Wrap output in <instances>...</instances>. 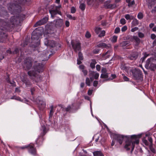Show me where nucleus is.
<instances>
[{
	"instance_id": "46",
	"label": "nucleus",
	"mask_w": 156,
	"mask_h": 156,
	"mask_svg": "<svg viewBox=\"0 0 156 156\" xmlns=\"http://www.w3.org/2000/svg\"><path fill=\"white\" fill-rule=\"evenodd\" d=\"M120 31V29L119 27H116L115 30V34H117L119 33Z\"/></svg>"
},
{
	"instance_id": "22",
	"label": "nucleus",
	"mask_w": 156,
	"mask_h": 156,
	"mask_svg": "<svg viewBox=\"0 0 156 156\" xmlns=\"http://www.w3.org/2000/svg\"><path fill=\"white\" fill-rule=\"evenodd\" d=\"M34 32L32 33L31 39L33 41H34L37 40V42H39L40 41V40L39 39V38L36 35H34Z\"/></svg>"
},
{
	"instance_id": "48",
	"label": "nucleus",
	"mask_w": 156,
	"mask_h": 156,
	"mask_svg": "<svg viewBox=\"0 0 156 156\" xmlns=\"http://www.w3.org/2000/svg\"><path fill=\"white\" fill-rule=\"evenodd\" d=\"M85 37L87 38H89L91 37L90 33L88 31H87L85 34Z\"/></svg>"
},
{
	"instance_id": "52",
	"label": "nucleus",
	"mask_w": 156,
	"mask_h": 156,
	"mask_svg": "<svg viewBox=\"0 0 156 156\" xmlns=\"http://www.w3.org/2000/svg\"><path fill=\"white\" fill-rule=\"evenodd\" d=\"M53 106H51V110L50 112V115H53Z\"/></svg>"
},
{
	"instance_id": "3",
	"label": "nucleus",
	"mask_w": 156,
	"mask_h": 156,
	"mask_svg": "<svg viewBox=\"0 0 156 156\" xmlns=\"http://www.w3.org/2000/svg\"><path fill=\"white\" fill-rule=\"evenodd\" d=\"M141 135H132L131 136V139L126 140L125 142L124 148L127 150H129L131 148L132 153L134 148L135 144H137L139 143V138L140 137Z\"/></svg>"
},
{
	"instance_id": "20",
	"label": "nucleus",
	"mask_w": 156,
	"mask_h": 156,
	"mask_svg": "<svg viewBox=\"0 0 156 156\" xmlns=\"http://www.w3.org/2000/svg\"><path fill=\"white\" fill-rule=\"evenodd\" d=\"M94 156H103V155L101 151H97L93 153Z\"/></svg>"
},
{
	"instance_id": "14",
	"label": "nucleus",
	"mask_w": 156,
	"mask_h": 156,
	"mask_svg": "<svg viewBox=\"0 0 156 156\" xmlns=\"http://www.w3.org/2000/svg\"><path fill=\"white\" fill-rule=\"evenodd\" d=\"M39 99H37V102L39 108L41 110H43L45 107L46 103L43 100H39Z\"/></svg>"
},
{
	"instance_id": "55",
	"label": "nucleus",
	"mask_w": 156,
	"mask_h": 156,
	"mask_svg": "<svg viewBox=\"0 0 156 156\" xmlns=\"http://www.w3.org/2000/svg\"><path fill=\"white\" fill-rule=\"evenodd\" d=\"M65 24L66 27H68L70 25V23L68 20H66L65 22Z\"/></svg>"
},
{
	"instance_id": "13",
	"label": "nucleus",
	"mask_w": 156,
	"mask_h": 156,
	"mask_svg": "<svg viewBox=\"0 0 156 156\" xmlns=\"http://www.w3.org/2000/svg\"><path fill=\"white\" fill-rule=\"evenodd\" d=\"M72 46L76 51H79L80 49V43L79 42L75 43L73 41L71 42Z\"/></svg>"
},
{
	"instance_id": "17",
	"label": "nucleus",
	"mask_w": 156,
	"mask_h": 156,
	"mask_svg": "<svg viewBox=\"0 0 156 156\" xmlns=\"http://www.w3.org/2000/svg\"><path fill=\"white\" fill-rule=\"evenodd\" d=\"M102 74L100 77L102 78H107L108 77V74L106 73V69L105 68H103L101 69Z\"/></svg>"
},
{
	"instance_id": "5",
	"label": "nucleus",
	"mask_w": 156,
	"mask_h": 156,
	"mask_svg": "<svg viewBox=\"0 0 156 156\" xmlns=\"http://www.w3.org/2000/svg\"><path fill=\"white\" fill-rule=\"evenodd\" d=\"M25 0L27 1V0ZM24 1V0H16L15 2L12 5L11 7L9 6L8 9L10 11L11 10L15 9L19 11L20 10V5L23 3Z\"/></svg>"
},
{
	"instance_id": "38",
	"label": "nucleus",
	"mask_w": 156,
	"mask_h": 156,
	"mask_svg": "<svg viewBox=\"0 0 156 156\" xmlns=\"http://www.w3.org/2000/svg\"><path fill=\"white\" fill-rule=\"evenodd\" d=\"M86 83L88 86H90V81L88 78H87L86 80Z\"/></svg>"
},
{
	"instance_id": "2",
	"label": "nucleus",
	"mask_w": 156,
	"mask_h": 156,
	"mask_svg": "<svg viewBox=\"0 0 156 156\" xmlns=\"http://www.w3.org/2000/svg\"><path fill=\"white\" fill-rule=\"evenodd\" d=\"M54 31L52 30L49 28L45 30L44 33V36L45 37L44 40V44L51 47H56L57 48H60L61 47L60 44L49 39L50 37H54Z\"/></svg>"
},
{
	"instance_id": "60",
	"label": "nucleus",
	"mask_w": 156,
	"mask_h": 156,
	"mask_svg": "<svg viewBox=\"0 0 156 156\" xmlns=\"http://www.w3.org/2000/svg\"><path fill=\"white\" fill-rule=\"evenodd\" d=\"M151 58L148 59L146 61V65L147 66H149Z\"/></svg>"
},
{
	"instance_id": "1",
	"label": "nucleus",
	"mask_w": 156,
	"mask_h": 156,
	"mask_svg": "<svg viewBox=\"0 0 156 156\" xmlns=\"http://www.w3.org/2000/svg\"><path fill=\"white\" fill-rule=\"evenodd\" d=\"M20 19L18 16H14L9 20L5 19V20H0V29L1 30H10L14 26L19 23Z\"/></svg>"
},
{
	"instance_id": "4",
	"label": "nucleus",
	"mask_w": 156,
	"mask_h": 156,
	"mask_svg": "<svg viewBox=\"0 0 156 156\" xmlns=\"http://www.w3.org/2000/svg\"><path fill=\"white\" fill-rule=\"evenodd\" d=\"M44 65L40 62H35L32 70L28 72V75L31 78L34 79L37 76V73L42 72Z\"/></svg>"
},
{
	"instance_id": "61",
	"label": "nucleus",
	"mask_w": 156,
	"mask_h": 156,
	"mask_svg": "<svg viewBox=\"0 0 156 156\" xmlns=\"http://www.w3.org/2000/svg\"><path fill=\"white\" fill-rule=\"evenodd\" d=\"M92 92H93L92 90L89 89L88 91V95H90L92 94Z\"/></svg>"
},
{
	"instance_id": "53",
	"label": "nucleus",
	"mask_w": 156,
	"mask_h": 156,
	"mask_svg": "<svg viewBox=\"0 0 156 156\" xmlns=\"http://www.w3.org/2000/svg\"><path fill=\"white\" fill-rule=\"evenodd\" d=\"M148 56V55H147L146 54H145L144 55V56L142 58H141V61L142 62H143L145 59Z\"/></svg>"
},
{
	"instance_id": "30",
	"label": "nucleus",
	"mask_w": 156,
	"mask_h": 156,
	"mask_svg": "<svg viewBox=\"0 0 156 156\" xmlns=\"http://www.w3.org/2000/svg\"><path fill=\"white\" fill-rule=\"evenodd\" d=\"M133 38L135 41L136 42V43L137 44H138L140 43V40L139 38L137 37L134 36L133 37Z\"/></svg>"
},
{
	"instance_id": "50",
	"label": "nucleus",
	"mask_w": 156,
	"mask_h": 156,
	"mask_svg": "<svg viewBox=\"0 0 156 156\" xmlns=\"http://www.w3.org/2000/svg\"><path fill=\"white\" fill-rule=\"evenodd\" d=\"M122 76H123V79L125 81H129V79L126 76H124V74H122Z\"/></svg>"
},
{
	"instance_id": "59",
	"label": "nucleus",
	"mask_w": 156,
	"mask_h": 156,
	"mask_svg": "<svg viewBox=\"0 0 156 156\" xmlns=\"http://www.w3.org/2000/svg\"><path fill=\"white\" fill-rule=\"evenodd\" d=\"M98 83V82L97 81L95 80L93 82V86L94 87H96Z\"/></svg>"
},
{
	"instance_id": "57",
	"label": "nucleus",
	"mask_w": 156,
	"mask_h": 156,
	"mask_svg": "<svg viewBox=\"0 0 156 156\" xmlns=\"http://www.w3.org/2000/svg\"><path fill=\"white\" fill-rule=\"evenodd\" d=\"M148 140L150 143V144L152 145V138L150 136H148Z\"/></svg>"
},
{
	"instance_id": "18",
	"label": "nucleus",
	"mask_w": 156,
	"mask_h": 156,
	"mask_svg": "<svg viewBox=\"0 0 156 156\" xmlns=\"http://www.w3.org/2000/svg\"><path fill=\"white\" fill-rule=\"evenodd\" d=\"M21 80L22 81L23 83L25 84L27 87H28L29 85H30V83L29 81L26 78H21Z\"/></svg>"
},
{
	"instance_id": "43",
	"label": "nucleus",
	"mask_w": 156,
	"mask_h": 156,
	"mask_svg": "<svg viewBox=\"0 0 156 156\" xmlns=\"http://www.w3.org/2000/svg\"><path fill=\"white\" fill-rule=\"evenodd\" d=\"M143 143L146 146H148V145L149 143H148L147 140L145 139V138L143 139Z\"/></svg>"
},
{
	"instance_id": "19",
	"label": "nucleus",
	"mask_w": 156,
	"mask_h": 156,
	"mask_svg": "<svg viewBox=\"0 0 156 156\" xmlns=\"http://www.w3.org/2000/svg\"><path fill=\"white\" fill-rule=\"evenodd\" d=\"M110 46H108L105 43H100L98 44L97 45L98 47L101 48H108Z\"/></svg>"
},
{
	"instance_id": "34",
	"label": "nucleus",
	"mask_w": 156,
	"mask_h": 156,
	"mask_svg": "<svg viewBox=\"0 0 156 156\" xmlns=\"http://www.w3.org/2000/svg\"><path fill=\"white\" fill-rule=\"evenodd\" d=\"M11 99H15L20 101H22L20 97L15 96H13V97H12L11 98Z\"/></svg>"
},
{
	"instance_id": "7",
	"label": "nucleus",
	"mask_w": 156,
	"mask_h": 156,
	"mask_svg": "<svg viewBox=\"0 0 156 156\" xmlns=\"http://www.w3.org/2000/svg\"><path fill=\"white\" fill-rule=\"evenodd\" d=\"M111 137L116 140L120 144H121L122 143L123 140L125 138H127V137L126 136H125L122 135H121L116 134H112L111 135Z\"/></svg>"
},
{
	"instance_id": "49",
	"label": "nucleus",
	"mask_w": 156,
	"mask_h": 156,
	"mask_svg": "<svg viewBox=\"0 0 156 156\" xmlns=\"http://www.w3.org/2000/svg\"><path fill=\"white\" fill-rule=\"evenodd\" d=\"M93 0H87V3L88 5H92L93 4Z\"/></svg>"
},
{
	"instance_id": "45",
	"label": "nucleus",
	"mask_w": 156,
	"mask_h": 156,
	"mask_svg": "<svg viewBox=\"0 0 156 156\" xmlns=\"http://www.w3.org/2000/svg\"><path fill=\"white\" fill-rule=\"evenodd\" d=\"M120 22L122 25H124L126 23V20L124 18L121 19L120 20Z\"/></svg>"
},
{
	"instance_id": "63",
	"label": "nucleus",
	"mask_w": 156,
	"mask_h": 156,
	"mask_svg": "<svg viewBox=\"0 0 156 156\" xmlns=\"http://www.w3.org/2000/svg\"><path fill=\"white\" fill-rule=\"evenodd\" d=\"M156 37V36L154 34H152L151 35V38L152 39H154Z\"/></svg>"
},
{
	"instance_id": "41",
	"label": "nucleus",
	"mask_w": 156,
	"mask_h": 156,
	"mask_svg": "<svg viewBox=\"0 0 156 156\" xmlns=\"http://www.w3.org/2000/svg\"><path fill=\"white\" fill-rule=\"evenodd\" d=\"M125 18L127 20H130L133 18V17L131 16L129 14H126L125 16Z\"/></svg>"
},
{
	"instance_id": "25",
	"label": "nucleus",
	"mask_w": 156,
	"mask_h": 156,
	"mask_svg": "<svg viewBox=\"0 0 156 156\" xmlns=\"http://www.w3.org/2000/svg\"><path fill=\"white\" fill-rule=\"evenodd\" d=\"M19 50L17 48H16L15 49L14 51L12 52L10 50H7V52L8 53H9L10 54H16L18 52Z\"/></svg>"
},
{
	"instance_id": "21",
	"label": "nucleus",
	"mask_w": 156,
	"mask_h": 156,
	"mask_svg": "<svg viewBox=\"0 0 156 156\" xmlns=\"http://www.w3.org/2000/svg\"><path fill=\"white\" fill-rule=\"evenodd\" d=\"M126 2L128 3V6L129 7L132 6L135 3L134 1L132 0H126Z\"/></svg>"
},
{
	"instance_id": "16",
	"label": "nucleus",
	"mask_w": 156,
	"mask_h": 156,
	"mask_svg": "<svg viewBox=\"0 0 156 156\" xmlns=\"http://www.w3.org/2000/svg\"><path fill=\"white\" fill-rule=\"evenodd\" d=\"M54 22H55V26L57 27H61L63 24V21L61 19L56 20Z\"/></svg>"
},
{
	"instance_id": "29",
	"label": "nucleus",
	"mask_w": 156,
	"mask_h": 156,
	"mask_svg": "<svg viewBox=\"0 0 156 156\" xmlns=\"http://www.w3.org/2000/svg\"><path fill=\"white\" fill-rule=\"evenodd\" d=\"M42 21L41 20L38 21L34 25V27H37L39 26H40L44 24V23H42Z\"/></svg>"
},
{
	"instance_id": "24",
	"label": "nucleus",
	"mask_w": 156,
	"mask_h": 156,
	"mask_svg": "<svg viewBox=\"0 0 156 156\" xmlns=\"http://www.w3.org/2000/svg\"><path fill=\"white\" fill-rule=\"evenodd\" d=\"M121 69L125 70L127 72L129 69V67H127L125 64H122L120 66Z\"/></svg>"
},
{
	"instance_id": "37",
	"label": "nucleus",
	"mask_w": 156,
	"mask_h": 156,
	"mask_svg": "<svg viewBox=\"0 0 156 156\" xmlns=\"http://www.w3.org/2000/svg\"><path fill=\"white\" fill-rule=\"evenodd\" d=\"M129 44V43L128 41H125L121 42L120 44V45L122 47H123L126 45L127 44Z\"/></svg>"
},
{
	"instance_id": "35",
	"label": "nucleus",
	"mask_w": 156,
	"mask_h": 156,
	"mask_svg": "<svg viewBox=\"0 0 156 156\" xmlns=\"http://www.w3.org/2000/svg\"><path fill=\"white\" fill-rule=\"evenodd\" d=\"M83 58L82 54L81 52H79L78 53V59L80 60H82L83 59Z\"/></svg>"
},
{
	"instance_id": "58",
	"label": "nucleus",
	"mask_w": 156,
	"mask_h": 156,
	"mask_svg": "<svg viewBox=\"0 0 156 156\" xmlns=\"http://www.w3.org/2000/svg\"><path fill=\"white\" fill-rule=\"evenodd\" d=\"M82 71L83 72L84 76H86L87 75V71L86 69H83L82 70Z\"/></svg>"
},
{
	"instance_id": "28",
	"label": "nucleus",
	"mask_w": 156,
	"mask_h": 156,
	"mask_svg": "<svg viewBox=\"0 0 156 156\" xmlns=\"http://www.w3.org/2000/svg\"><path fill=\"white\" fill-rule=\"evenodd\" d=\"M132 24L133 26L137 25L139 24L138 21L136 19H135L133 20L132 22Z\"/></svg>"
},
{
	"instance_id": "47",
	"label": "nucleus",
	"mask_w": 156,
	"mask_h": 156,
	"mask_svg": "<svg viewBox=\"0 0 156 156\" xmlns=\"http://www.w3.org/2000/svg\"><path fill=\"white\" fill-rule=\"evenodd\" d=\"M138 36L140 38H142L144 36V34L141 32H139L138 33Z\"/></svg>"
},
{
	"instance_id": "6",
	"label": "nucleus",
	"mask_w": 156,
	"mask_h": 156,
	"mask_svg": "<svg viewBox=\"0 0 156 156\" xmlns=\"http://www.w3.org/2000/svg\"><path fill=\"white\" fill-rule=\"evenodd\" d=\"M120 0H115V3L119 2ZM113 0H108L106 1L104 4V6L107 9H112L115 8L116 6V4L115 3H112Z\"/></svg>"
},
{
	"instance_id": "33",
	"label": "nucleus",
	"mask_w": 156,
	"mask_h": 156,
	"mask_svg": "<svg viewBox=\"0 0 156 156\" xmlns=\"http://www.w3.org/2000/svg\"><path fill=\"white\" fill-rule=\"evenodd\" d=\"M112 51H108L105 53L104 55V56L107 58H108L109 56L110 55Z\"/></svg>"
},
{
	"instance_id": "36",
	"label": "nucleus",
	"mask_w": 156,
	"mask_h": 156,
	"mask_svg": "<svg viewBox=\"0 0 156 156\" xmlns=\"http://www.w3.org/2000/svg\"><path fill=\"white\" fill-rule=\"evenodd\" d=\"M148 1L149 2H151V3L149 2L148 5L149 7H151L154 4L155 1H152V0H148Z\"/></svg>"
},
{
	"instance_id": "39",
	"label": "nucleus",
	"mask_w": 156,
	"mask_h": 156,
	"mask_svg": "<svg viewBox=\"0 0 156 156\" xmlns=\"http://www.w3.org/2000/svg\"><path fill=\"white\" fill-rule=\"evenodd\" d=\"M137 17L139 19H141L143 17V15L141 12H139L137 15Z\"/></svg>"
},
{
	"instance_id": "11",
	"label": "nucleus",
	"mask_w": 156,
	"mask_h": 156,
	"mask_svg": "<svg viewBox=\"0 0 156 156\" xmlns=\"http://www.w3.org/2000/svg\"><path fill=\"white\" fill-rule=\"evenodd\" d=\"M99 74L98 73L96 72L90 71H89V76L91 81L94 80V78L95 79H97L99 76Z\"/></svg>"
},
{
	"instance_id": "15",
	"label": "nucleus",
	"mask_w": 156,
	"mask_h": 156,
	"mask_svg": "<svg viewBox=\"0 0 156 156\" xmlns=\"http://www.w3.org/2000/svg\"><path fill=\"white\" fill-rule=\"evenodd\" d=\"M138 56V53L136 52H132L128 56V58L131 60H135Z\"/></svg>"
},
{
	"instance_id": "23",
	"label": "nucleus",
	"mask_w": 156,
	"mask_h": 156,
	"mask_svg": "<svg viewBox=\"0 0 156 156\" xmlns=\"http://www.w3.org/2000/svg\"><path fill=\"white\" fill-rule=\"evenodd\" d=\"M80 5L79 6V8L80 9H81L82 11H84L86 5L83 3H81L80 1Z\"/></svg>"
},
{
	"instance_id": "54",
	"label": "nucleus",
	"mask_w": 156,
	"mask_h": 156,
	"mask_svg": "<svg viewBox=\"0 0 156 156\" xmlns=\"http://www.w3.org/2000/svg\"><path fill=\"white\" fill-rule=\"evenodd\" d=\"M100 49L98 48H96L93 51V52L94 54H98L99 53V51Z\"/></svg>"
},
{
	"instance_id": "51",
	"label": "nucleus",
	"mask_w": 156,
	"mask_h": 156,
	"mask_svg": "<svg viewBox=\"0 0 156 156\" xmlns=\"http://www.w3.org/2000/svg\"><path fill=\"white\" fill-rule=\"evenodd\" d=\"M127 29V27L126 26H124L122 27L121 30L122 32H124L126 31Z\"/></svg>"
},
{
	"instance_id": "62",
	"label": "nucleus",
	"mask_w": 156,
	"mask_h": 156,
	"mask_svg": "<svg viewBox=\"0 0 156 156\" xmlns=\"http://www.w3.org/2000/svg\"><path fill=\"white\" fill-rule=\"evenodd\" d=\"M96 68L97 70L98 71H99L101 69V67L99 65H96Z\"/></svg>"
},
{
	"instance_id": "12",
	"label": "nucleus",
	"mask_w": 156,
	"mask_h": 156,
	"mask_svg": "<svg viewBox=\"0 0 156 156\" xmlns=\"http://www.w3.org/2000/svg\"><path fill=\"white\" fill-rule=\"evenodd\" d=\"M32 65V61L31 58H28L25 60L24 67H26L29 69L31 67Z\"/></svg>"
},
{
	"instance_id": "56",
	"label": "nucleus",
	"mask_w": 156,
	"mask_h": 156,
	"mask_svg": "<svg viewBox=\"0 0 156 156\" xmlns=\"http://www.w3.org/2000/svg\"><path fill=\"white\" fill-rule=\"evenodd\" d=\"M138 28L137 27H135L133 28L131 30V31L132 32H134L136 31H137L138 30Z\"/></svg>"
},
{
	"instance_id": "27",
	"label": "nucleus",
	"mask_w": 156,
	"mask_h": 156,
	"mask_svg": "<svg viewBox=\"0 0 156 156\" xmlns=\"http://www.w3.org/2000/svg\"><path fill=\"white\" fill-rule=\"evenodd\" d=\"M101 28L99 27H96L94 29V31L97 34H99L101 31Z\"/></svg>"
},
{
	"instance_id": "64",
	"label": "nucleus",
	"mask_w": 156,
	"mask_h": 156,
	"mask_svg": "<svg viewBox=\"0 0 156 156\" xmlns=\"http://www.w3.org/2000/svg\"><path fill=\"white\" fill-rule=\"evenodd\" d=\"M71 108V106L70 105H69L67 107V108H66V111H67V112L69 111L70 110Z\"/></svg>"
},
{
	"instance_id": "40",
	"label": "nucleus",
	"mask_w": 156,
	"mask_h": 156,
	"mask_svg": "<svg viewBox=\"0 0 156 156\" xmlns=\"http://www.w3.org/2000/svg\"><path fill=\"white\" fill-rule=\"evenodd\" d=\"M117 37L116 36H114L113 37L111 41L113 43H115L117 41Z\"/></svg>"
},
{
	"instance_id": "44",
	"label": "nucleus",
	"mask_w": 156,
	"mask_h": 156,
	"mask_svg": "<svg viewBox=\"0 0 156 156\" xmlns=\"http://www.w3.org/2000/svg\"><path fill=\"white\" fill-rule=\"evenodd\" d=\"M76 9L74 7H72L71 9V13H75L76 12Z\"/></svg>"
},
{
	"instance_id": "42",
	"label": "nucleus",
	"mask_w": 156,
	"mask_h": 156,
	"mask_svg": "<svg viewBox=\"0 0 156 156\" xmlns=\"http://www.w3.org/2000/svg\"><path fill=\"white\" fill-rule=\"evenodd\" d=\"M48 18L47 17L44 18L42 19L41 20L42 21V23H44V24L46 23L48 20Z\"/></svg>"
},
{
	"instance_id": "32",
	"label": "nucleus",
	"mask_w": 156,
	"mask_h": 156,
	"mask_svg": "<svg viewBox=\"0 0 156 156\" xmlns=\"http://www.w3.org/2000/svg\"><path fill=\"white\" fill-rule=\"evenodd\" d=\"M105 32L104 30H101L100 34L98 35V36L100 37H104L105 35Z\"/></svg>"
},
{
	"instance_id": "31",
	"label": "nucleus",
	"mask_w": 156,
	"mask_h": 156,
	"mask_svg": "<svg viewBox=\"0 0 156 156\" xmlns=\"http://www.w3.org/2000/svg\"><path fill=\"white\" fill-rule=\"evenodd\" d=\"M66 16L70 20H75L76 19V18L74 16H72L69 14H66Z\"/></svg>"
},
{
	"instance_id": "10",
	"label": "nucleus",
	"mask_w": 156,
	"mask_h": 156,
	"mask_svg": "<svg viewBox=\"0 0 156 156\" xmlns=\"http://www.w3.org/2000/svg\"><path fill=\"white\" fill-rule=\"evenodd\" d=\"M34 144H30L28 146L22 147H21V148L23 149L28 147L29 152L33 155H35L36 154V150L34 147Z\"/></svg>"
},
{
	"instance_id": "8",
	"label": "nucleus",
	"mask_w": 156,
	"mask_h": 156,
	"mask_svg": "<svg viewBox=\"0 0 156 156\" xmlns=\"http://www.w3.org/2000/svg\"><path fill=\"white\" fill-rule=\"evenodd\" d=\"M61 7V5L58 6H54L52 9L49 10V12L52 17H53L54 16L57 14L61 15V12L58 9L60 8Z\"/></svg>"
},
{
	"instance_id": "26",
	"label": "nucleus",
	"mask_w": 156,
	"mask_h": 156,
	"mask_svg": "<svg viewBox=\"0 0 156 156\" xmlns=\"http://www.w3.org/2000/svg\"><path fill=\"white\" fill-rule=\"evenodd\" d=\"M97 63L96 60L93 59L92 60V62L90 64V66L92 69L94 68L95 67V65Z\"/></svg>"
},
{
	"instance_id": "9",
	"label": "nucleus",
	"mask_w": 156,
	"mask_h": 156,
	"mask_svg": "<svg viewBox=\"0 0 156 156\" xmlns=\"http://www.w3.org/2000/svg\"><path fill=\"white\" fill-rule=\"evenodd\" d=\"M131 71L132 75L135 80H138L141 77V72L140 70L134 69H133Z\"/></svg>"
}]
</instances>
